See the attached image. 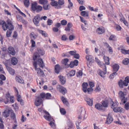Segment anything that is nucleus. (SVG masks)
<instances>
[{"instance_id":"obj_49","label":"nucleus","mask_w":129,"mask_h":129,"mask_svg":"<svg viewBox=\"0 0 129 129\" xmlns=\"http://www.w3.org/2000/svg\"><path fill=\"white\" fill-rule=\"evenodd\" d=\"M95 61L98 63V64L99 65L100 67H103V64H101V62L100 61V60H99V59H98L97 58H95Z\"/></svg>"},{"instance_id":"obj_58","label":"nucleus","mask_w":129,"mask_h":129,"mask_svg":"<svg viewBox=\"0 0 129 129\" xmlns=\"http://www.w3.org/2000/svg\"><path fill=\"white\" fill-rule=\"evenodd\" d=\"M116 29L118 30L119 31L121 29V27L118 24H115V26Z\"/></svg>"},{"instance_id":"obj_46","label":"nucleus","mask_w":129,"mask_h":129,"mask_svg":"<svg viewBox=\"0 0 129 129\" xmlns=\"http://www.w3.org/2000/svg\"><path fill=\"white\" fill-rule=\"evenodd\" d=\"M30 43L31 44V47L33 48L35 47L36 46V43L35 42L33 39H31L30 40Z\"/></svg>"},{"instance_id":"obj_22","label":"nucleus","mask_w":129,"mask_h":129,"mask_svg":"<svg viewBox=\"0 0 129 129\" xmlns=\"http://www.w3.org/2000/svg\"><path fill=\"white\" fill-rule=\"evenodd\" d=\"M119 68V65L117 64H114L112 66L113 71L116 72L118 70Z\"/></svg>"},{"instance_id":"obj_25","label":"nucleus","mask_w":129,"mask_h":129,"mask_svg":"<svg viewBox=\"0 0 129 129\" xmlns=\"http://www.w3.org/2000/svg\"><path fill=\"white\" fill-rule=\"evenodd\" d=\"M7 68L8 71L11 75H14L15 73V71L13 69L8 67H7Z\"/></svg>"},{"instance_id":"obj_61","label":"nucleus","mask_w":129,"mask_h":129,"mask_svg":"<svg viewBox=\"0 0 129 129\" xmlns=\"http://www.w3.org/2000/svg\"><path fill=\"white\" fill-rule=\"evenodd\" d=\"M89 86L91 88H92L94 86V84L93 82L89 81Z\"/></svg>"},{"instance_id":"obj_17","label":"nucleus","mask_w":129,"mask_h":129,"mask_svg":"<svg viewBox=\"0 0 129 129\" xmlns=\"http://www.w3.org/2000/svg\"><path fill=\"white\" fill-rule=\"evenodd\" d=\"M15 79L16 81L19 83L23 84L24 83V81L22 78L20 76H17Z\"/></svg>"},{"instance_id":"obj_40","label":"nucleus","mask_w":129,"mask_h":129,"mask_svg":"<svg viewBox=\"0 0 129 129\" xmlns=\"http://www.w3.org/2000/svg\"><path fill=\"white\" fill-rule=\"evenodd\" d=\"M24 5L26 7H28L29 5V0H24Z\"/></svg>"},{"instance_id":"obj_19","label":"nucleus","mask_w":129,"mask_h":129,"mask_svg":"<svg viewBox=\"0 0 129 129\" xmlns=\"http://www.w3.org/2000/svg\"><path fill=\"white\" fill-rule=\"evenodd\" d=\"M113 111L115 112H124V110L121 107H116L114 109Z\"/></svg>"},{"instance_id":"obj_50","label":"nucleus","mask_w":129,"mask_h":129,"mask_svg":"<svg viewBox=\"0 0 129 129\" xmlns=\"http://www.w3.org/2000/svg\"><path fill=\"white\" fill-rule=\"evenodd\" d=\"M76 73V71L75 70H72L70 71L69 72L70 75V76H72L74 75Z\"/></svg>"},{"instance_id":"obj_35","label":"nucleus","mask_w":129,"mask_h":129,"mask_svg":"<svg viewBox=\"0 0 129 129\" xmlns=\"http://www.w3.org/2000/svg\"><path fill=\"white\" fill-rule=\"evenodd\" d=\"M39 4L44 5L48 3V1L47 0H39Z\"/></svg>"},{"instance_id":"obj_12","label":"nucleus","mask_w":129,"mask_h":129,"mask_svg":"<svg viewBox=\"0 0 129 129\" xmlns=\"http://www.w3.org/2000/svg\"><path fill=\"white\" fill-rule=\"evenodd\" d=\"M50 4L52 6L55 7L56 9H60L61 8V6H58L57 2L56 1H52L50 3Z\"/></svg>"},{"instance_id":"obj_1","label":"nucleus","mask_w":129,"mask_h":129,"mask_svg":"<svg viewBox=\"0 0 129 129\" xmlns=\"http://www.w3.org/2000/svg\"><path fill=\"white\" fill-rule=\"evenodd\" d=\"M33 57V59L34 61L36 60L37 58L38 59L37 62L35 61L33 63V66L37 74L40 76H43L44 74L43 71L39 68H37V65H39L40 67L42 68L44 66L42 59L41 58H39L40 57V55L39 53L37 52H35L34 53Z\"/></svg>"},{"instance_id":"obj_42","label":"nucleus","mask_w":129,"mask_h":129,"mask_svg":"<svg viewBox=\"0 0 129 129\" xmlns=\"http://www.w3.org/2000/svg\"><path fill=\"white\" fill-rule=\"evenodd\" d=\"M101 90V88L98 84H97L94 91L95 92H99Z\"/></svg>"},{"instance_id":"obj_28","label":"nucleus","mask_w":129,"mask_h":129,"mask_svg":"<svg viewBox=\"0 0 129 129\" xmlns=\"http://www.w3.org/2000/svg\"><path fill=\"white\" fill-rule=\"evenodd\" d=\"M30 37L31 39L33 40L36 39L37 37V35L33 32H31L30 34Z\"/></svg>"},{"instance_id":"obj_36","label":"nucleus","mask_w":129,"mask_h":129,"mask_svg":"<svg viewBox=\"0 0 129 129\" xmlns=\"http://www.w3.org/2000/svg\"><path fill=\"white\" fill-rule=\"evenodd\" d=\"M104 59L106 64L109 65V59L108 57L104 56Z\"/></svg>"},{"instance_id":"obj_15","label":"nucleus","mask_w":129,"mask_h":129,"mask_svg":"<svg viewBox=\"0 0 129 129\" xmlns=\"http://www.w3.org/2000/svg\"><path fill=\"white\" fill-rule=\"evenodd\" d=\"M10 113V111L8 109H6L3 113V115L6 118L9 116Z\"/></svg>"},{"instance_id":"obj_63","label":"nucleus","mask_w":129,"mask_h":129,"mask_svg":"<svg viewBox=\"0 0 129 129\" xmlns=\"http://www.w3.org/2000/svg\"><path fill=\"white\" fill-rule=\"evenodd\" d=\"M0 78L3 80H5L6 79L5 76L2 74L0 75Z\"/></svg>"},{"instance_id":"obj_2","label":"nucleus","mask_w":129,"mask_h":129,"mask_svg":"<svg viewBox=\"0 0 129 129\" xmlns=\"http://www.w3.org/2000/svg\"><path fill=\"white\" fill-rule=\"evenodd\" d=\"M7 25L6 22L4 21H2L1 24L2 29L4 30H6L8 29L9 30L7 31L6 33V36L7 37H10L12 33V30L14 29V27L12 25V23L11 21L8 20H7Z\"/></svg>"},{"instance_id":"obj_52","label":"nucleus","mask_w":129,"mask_h":129,"mask_svg":"<svg viewBox=\"0 0 129 129\" xmlns=\"http://www.w3.org/2000/svg\"><path fill=\"white\" fill-rule=\"evenodd\" d=\"M124 107L126 110L129 111V102L126 103L124 105Z\"/></svg>"},{"instance_id":"obj_33","label":"nucleus","mask_w":129,"mask_h":129,"mask_svg":"<svg viewBox=\"0 0 129 129\" xmlns=\"http://www.w3.org/2000/svg\"><path fill=\"white\" fill-rule=\"evenodd\" d=\"M121 52L122 54L125 55L129 54V50H126L124 49H121Z\"/></svg>"},{"instance_id":"obj_20","label":"nucleus","mask_w":129,"mask_h":129,"mask_svg":"<svg viewBox=\"0 0 129 129\" xmlns=\"http://www.w3.org/2000/svg\"><path fill=\"white\" fill-rule=\"evenodd\" d=\"M13 88L15 90V92L17 97V100L19 102L21 100V96L19 94L18 91L16 88L15 87H14Z\"/></svg>"},{"instance_id":"obj_26","label":"nucleus","mask_w":129,"mask_h":129,"mask_svg":"<svg viewBox=\"0 0 129 129\" xmlns=\"http://www.w3.org/2000/svg\"><path fill=\"white\" fill-rule=\"evenodd\" d=\"M59 78L60 80L61 84H64L66 82V79L65 78L61 76H59Z\"/></svg>"},{"instance_id":"obj_23","label":"nucleus","mask_w":129,"mask_h":129,"mask_svg":"<svg viewBox=\"0 0 129 129\" xmlns=\"http://www.w3.org/2000/svg\"><path fill=\"white\" fill-rule=\"evenodd\" d=\"M86 59L87 60L90 62H93L94 60L93 56L90 55H87L86 56Z\"/></svg>"},{"instance_id":"obj_30","label":"nucleus","mask_w":129,"mask_h":129,"mask_svg":"<svg viewBox=\"0 0 129 129\" xmlns=\"http://www.w3.org/2000/svg\"><path fill=\"white\" fill-rule=\"evenodd\" d=\"M102 106L104 107H107L108 106V102L107 101H102Z\"/></svg>"},{"instance_id":"obj_60","label":"nucleus","mask_w":129,"mask_h":129,"mask_svg":"<svg viewBox=\"0 0 129 129\" xmlns=\"http://www.w3.org/2000/svg\"><path fill=\"white\" fill-rule=\"evenodd\" d=\"M11 117L12 119H15V114L13 112H11Z\"/></svg>"},{"instance_id":"obj_8","label":"nucleus","mask_w":129,"mask_h":129,"mask_svg":"<svg viewBox=\"0 0 129 129\" xmlns=\"http://www.w3.org/2000/svg\"><path fill=\"white\" fill-rule=\"evenodd\" d=\"M41 20L40 15L39 14H37L35 16L33 19V21L35 25L37 26L39 25V22Z\"/></svg>"},{"instance_id":"obj_37","label":"nucleus","mask_w":129,"mask_h":129,"mask_svg":"<svg viewBox=\"0 0 129 129\" xmlns=\"http://www.w3.org/2000/svg\"><path fill=\"white\" fill-rule=\"evenodd\" d=\"M122 62L124 65H127L129 63V59L127 58H125L122 60Z\"/></svg>"},{"instance_id":"obj_51","label":"nucleus","mask_w":129,"mask_h":129,"mask_svg":"<svg viewBox=\"0 0 129 129\" xmlns=\"http://www.w3.org/2000/svg\"><path fill=\"white\" fill-rule=\"evenodd\" d=\"M93 90V89L92 88H88L86 90V92H87V93L89 94Z\"/></svg>"},{"instance_id":"obj_47","label":"nucleus","mask_w":129,"mask_h":129,"mask_svg":"<svg viewBox=\"0 0 129 129\" xmlns=\"http://www.w3.org/2000/svg\"><path fill=\"white\" fill-rule=\"evenodd\" d=\"M82 75V72L81 71H79L76 73V76L77 77H79Z\"/></svg>"},{"instance_id":"obj_5","label":"nucleus","mask_w":129,"mask_h":129,"mask_svg":"<svg viewBox=\"0 0 129 129\" xmlns=\"http://www.w3.org/2000/svg\"><path fill=\"white\" fill-rule=\"evenodd\" d=\"M119 97L121 101V103H125L127 101V97L123 92L120 91L119 93Z\"/></svg>"},{"instance_id":"obj_56","label":"nucleus","mask_w":129,"mask_h":129,"mask_svg":"<svg viewBox=\"0 0 129 129\" xmlns=\"http://www.w3.org/2000/svg\"><path fill=\"white\" fill-rule=\"evenodd\" d=\"M60 111L61 113L63 115H65L66 113L65 109L63 108L60 109Z\"/></svg>"},{"instance_id":"obj_48","label":"nucleus","mask_w":129,"mask_h":129,"mask_svg":"<svg viewBox=\"0 0 129 129\" xmlns=\"http://www.w3.org/2000/svg\"><path fill=\"white\" fill-rule=\"evenodd\" d=\"M118 84L119 87L120 88H123V87L124 84H123V82L122 81V80H121L119 82Z\"/></svg>"},{"instance_id":"obj_13","label":"nucleus","mask_w":129,"mask_h":129,"mask_svg":"<svg viewBox=\"0 0 129 129\" xmlns=\"http://www.w3.org/2000/svg\"><path fill=\"white\" fill-rule=\"evenodd\" d=\"M8 51L9 54L12 55H14L15 54V52L14 48L11 46H10L8 48Z\"/></svg>"},{"instance_id":"obj_64","label":"nucleus","mask_w":129,"mask_h":129,"mask_svg":"<svg viewBox=\"0 0 129 129\" xmlns=\"http://www.w3.org/2000/svg\"><path fill=\"white\" fill-rule=\"evenodd\" d=\"M26 118L23 115H22L21 119V121L22 122H23L26 120Z\"/></svg>"},{"instance_id":"obj_57","label":"nucleus","mask_w":129,"mask_h":129,"mask_svg":"<svg viewBox=\"0 0 129 129\" xmlns=\"http://www.w3.org/2000/svg\"><path fill=\"white\" fill-rule=\"evenodd\" d=\"M67 23V21L65 20H63L61 21V23L63 25H66Z\"/></svg>"},{"instance_id":"obj_31","label":"nucleus","mask_w":129,"mask_h":129,"mask_svg":"<svg viewBox=\"0 0 129 129\" xmlns=\"http://www.w3.org/2000/svg\"><path fill=\"white\" fill-rule=\"evenodd\" d=\"M60 71L59 66V65H56L55 67V72L57 74H58Z\"/></svg>"},{"instance_id":"obj_10","label":"nucleus","mask_w":129,"mask_h":129,"mask_svg":"<svg viewBox=\"0 0 129 129\" xmlns=\"http://www.w3.org/2000/svg\"><path fill=\"white\" fill-rule=\"evenodd\" d=\"M103 68V70L104 72L101 71L100 72V75L103 77H104L105 75L107 73L106 67L105 65L104 64H103V66L102 67Z\"/></svg>"},{"instance_id":"obj_11","label":"nucleus","mask_w":129,"mask_h":129,"mask_svg":"<svg viewBox=\"0 0 129 129\" xmlns=\"http://www.w3.org/2000/svg\"><path fill=\"white\" fill-rule=\"evenodd\" d=\"M105 30L104 28L103 27H100L97 29L96 30V33L99 35L103 34L105 32Z\"/></svg>"},{"instance_id":"obj_24","label":"nucleus","mask_w":129,"mask_h":129,"mask_svg":"<svg viewBox=\"0 0 129 129\" xmlns=\"http://www.w3.org/2000/svg\"><path fill=\"white\" fill-rule=\"evenodd\" d=\"M129 83V77L127 76L125 78L124 80L123 81V84L125 86L128 85Z\"/></svg>"},{"instance_id":"obj_6","label":"nucleus","mask_w":129,"mask_h":129,"mask_svg":"<svg viewBox=\"0 0 129 129\" xmlns=\"http://www.w3.org/2000/svg\"><path fill=\"white\" fill-rule=\"evenodd\" d=\"M78 112L79 114L78 117L79 119H81L83 117V119H84L86 118V117H85V111L84 108H80L78 111Z\"/></svg>"},{"instance_id":"obj_32","label":"nucleus","mask_w":129,"mask_h":129,"mask_svg":"<svg viewBox=\"0 0 129 129\" xmlns=\"http://www.w3.org/2000/svg\"><path fill=\"white\" fill-rule=\"evenodd\" d=\"M95 108L99 110H102L103 109V106L100 104H97L95 105Z\"/></svg>"},{"instance_id":"obj_53","label":"nucleus","mask_w":129,"mask_h":129,"mask_svg":"<svg viewBox=\"0 0 129 129\" xmlns=\"http://www.w3.org/2000/svg\"><path fill=\"white\" fill-rule=\"evenodd\" d=\"M4 102L6 104L7 103L9 102V100L8 98H6V99L5 100L2 99V100H0V102Z\"/></svg>"},{"instance_id":"obj_38","label":"nucleus","mask_w":129,"mask_h":129,"mask_svg":"<svg viewBox=\"0 0 129 129\" xmlns=\"http://www.w3.org/2000/svg\"><path fill=\"white\" fill-rule=\"evenodd\" d=\"M43 9L45 10H48L50 8V6L49 4H47L43 5Z\"/></svg>"},{"instance_id":"obj_54","label":"nucleus","mask_w":129,"mask_h":129,"mask_svg":"<svg viewBox=\"0 0 129 129\" xmlns=\"http://www.w3.org/2000/svg\"><path fill=\"white\" fill-rule=\"evenodd\" d=\"M49 124L52 128L54 129L56 128L55 125L52 121H51L49 123Z\"/></svg>"},{"instance_id":"obj_39","label":"nucleus","mask_w":129,"mask_h":129,"mask_svg":"<svg viewBox=\"0 0 129 129\" xmlns=\"http://www.w3.org/2000/svg\"><path fill=\"white\" fill-rule=\"evenodd\" d=\"M81 14L83 16L88 17V12L85 11H82L81 13Z\"/></svg>"},{"instance_id":"obj_9","label":"nucleus","mask_w":129,"mask_h":129,"mask_svg":"<svg viewBox=\"0 0 129 129\" xmlns=\"http://www.w3.org/2000/svg\"><path fill=\"white\" fill-rule=\"evenodd\" d=\"M42 102V99L40 96H38L36 99L35 102V104L36 106H38L41 105Z\"/></svg>"},{"instance_id":"obj_62","label":"nucleus","mask_w":129,"mask_h":129,"mask_svg":"<svg viewBox=\"0 0 129 129\" xmlns=\"http://www.w3.org/2000/svg\"><path fill=\"white\" fill-rule=\"evenodd\" d=\"M67 39V37L65 35H63L61 38V39L62 41H66Z\"/></svg>"},{"instance_id":"obj_27","label":"nucleus","mask_w":129,"mask_h":129,"mask_svg":"<svg viewBox=\"0 0 129 129\" xmlns=\"http://www.w3.org/2000/svg\"><path fill=\"white\" fill-rule=\"evenodd\" d=\"M17 18L18 21L21 22L24 24L27 23L26 21L24 20L21 16H18L17 17Z\"/></svg>"},{"instance_id":"obj_7","label":"nucleus","mask_w":129,"mask_h":129,"mask_svg":"<svg viewBox=\"0 0 129 129\" xmlns=\"http://www.w3.org/2000/svg\"><path fill=\"white\" fill-rule=\"evenodd\" d=\"M57 90L63 94H64L67 93V90L66 89L63 87L59 85L57 86L56 87Z\"/></svg>"},{"instance_id":"obj_16","label":"nucleus","mask_w":129,"mask_h":129,"mask_svg":"<svg viewBox=\"0 0 129 129\" xmlns=\"http://www.w3.org/2000/svg\"><path fill=\"white\" fill-rule=\"evenodd\" d=\"M82 90L84 93L86 92V90L88 88V84L87 83H83L82 85Z\"/></svg>"},{"instance_id":"obj_18","label":"nucleus","mask_w":129,"mask_h":129,"mask_svg":"<svg viewBox=\"0 0 129 129\" xmlns=\"http://www.w3.org/2000/svg\"><path fill=\"white\" fill-rule=\"evenodd\" d=\"M110 104H111V108L113 109L114 108L117 106L118 103L116 101H115L114 102L112 101L111 102Z\"/></svg>"},{"instance_id":"obj_44","label":"nucleus","mask_w":129,"mask_h":129,"mask_svg":"<svg viewBox=\"0 0 129 129\" xmlns=\"http://www.w3.org/2000/svg\"><path fill=\"white\" fill-rule=\"evenodd\" d=\"M109 40H110L115 41L116 40V37L114 35H111L109 38Z\"/></svg>"},{"instance_id":"obj_29","label":"nucleus","mask_w":129,"mask_h":129,"mask_svg":"<svg viewBox=\"0 0 129 129\" xmlns=\"http://www.w3.org/2000/svg\"><path fill=\"white\" fill-rule=\"evenodd\" d=\"M11 61L13 65L16 64L18 62V60L15 57H12L11 58Z\"/></svg>"},{"instance_id":"obj_21","label":"nucleus","mask_w":129,"mask_h":129,"mask_svg":"<svg viewBox=\"0 0 129 129\" xmlns=\"http://www.w3.org/2000/svg\"><path fill=\"white\" fill-rule=\"evenodd\" d=\"M113 118L110 116L109 114H108V116L107 117L106 123L108 124H109L111 123L113 121Z\"/></svg>"},{"instance_id":"obj_14","label":"nucleus","mask_w":129,"mask_h":129,"mask_svg":"<svg viewBox=\"0 0 129 129\" xmlns=\"http://www.w3.org/2000/svg\"><path fill=\"white\" fill-rule=\"evenodd\" d=\"M85 100L87 102L88 105L90 106H91L93 104V100L87 97L85 98Z\"/></svg>"},{"instance_id":"obj_3","label":"nucleus","mask_w":129,"mask_h":129,"mask_svg":"<svg viewBox=\"0 0 129 129\" xmlns=\"http://www.w3.org/2000/svg\"><path fill=\"white\" fill-rule=\"evenodd\" d=\"M39 112L44 113L45 115H44V117L47 120L50 121L52 119L49 113L45 110H43L41 108H39L38 109Z\"/></svg>"},{"instance_id":"obj_43","label":"nucleus","mask_w":129,"mask_h":129,"mask_svg":"<svg viewBox=\"0 0 129 129\" xmlns=\"http://www.w3.org/2000/svg\"><path fill=\"white\" fill-rule=\"evenodd\" d=\"M39 33L42 34L43 36L45 37L47 36V35L45 31H43L42 30H39Z\"/></svg>"},{"instance_id":"obj_45","label":"nucleus","mask_w":129,"mask_h":129,"mask_svg":"<svg viewBox=\"0 0 129 129\" xmlns=\"http://www.w3.org/2000/svg\"><path fill=\"white\" fill-rule=\"evenodd\" d=\"M57 3L58 6L62 5L64 4V1L63 0H58Z\"/></svg>"},{"instance_id":"obj_4","label":"nucleus","mask_w":129,"mask_h":129,"mask_svg":"<svg viewBox=\"0 0 129 129\" xmlns=\"http://www.w3.org/2000/svg\"><path fill=\"white\" fill-rule=\"evenodd\" d=\"M31 9L34 11H36L37 12H39L42 9V7L40 5H38L36 2H34L32 4Z\"/></svg>"},{"instance_id":"obj_55","label":"nucleus","mask_w":129,"mask_h":129,"mask_svg":"<svg viewBox=\"0 0 129 129\" xmlns=\"http://www.w3.org/2000/svg\"><path fill=\"white\" fill-rule=\"evenodd\" d=\"M51 95L49 93H47L46 94L45 98L46 99H51Z\"/></svg>"},{"instance_id":"obj_34","label":"nucleus","mask_w":129,"mask_h":129,"mask_svg":"<svg viewBox=\"0 0 129 129\" xmlns=\"http://www.w3.org/2000/svg\"><path fill=\"white\" fill-rule=\"evenodd\" d=\"M62 101L63 103L66 105L67 106H68L69 104L67 101L66 99L64 98L63 97H62L61 98Z\"/></svg>"},{"instance_id":"obj_41","label":"nucleus","mask_w":129,"mask_h":129,"mask_svg":"<svg viewBox=\"0 0 129 129\" xmlns=\"http://www.w3.org/2000/svg\"><path fill=\"white\" fill-rule=\"evenodd\" d=\"M69 61V59L68 58L64 59L62 60V63L65 65H67V62Z\"/></svg>"},{"instance_id":"obj_59","label":"nucleus","mask_w":129,"mask_h":129,"mask_svg":"<svg viewBox=\"0 0 129 129\" xmlns=\"http://www.w3.org/2000/svg\"><path fill=\"white\" fill-rule=\"evenodd\" d=\"M117 74L116 72H114L112 74L110 75V79H112L113 78L114 76H116Z\"/></svg>"}]
</instances>
